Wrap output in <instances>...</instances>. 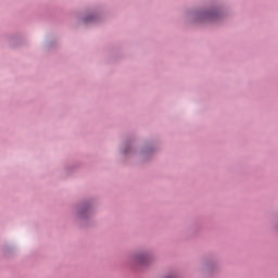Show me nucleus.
I'll return each instance as SVG.
<instances>
[{"label": "nucleus", "instance_id": "1", "mask_svg": "<svg viewBox=\"0 0 278 278\" xmlns=\"http://www.w3.org/2000/svg\"><path fill=\"white\" fill-rule=\"evenodd\" d=\"M136 261H137V263H139V264H144V255H139V256H137Z\"/></svg>", "mask_w": 278, "mask_h": 278}, {"label": "nucleus", "instance_id": "2", "mask_svg": "<svg viewBox=\"0 0 278 278\" xmlns=\"http://www.w3.org/2000/svg\"><path fill=\"white\" fill-rule=\"evenodd\" d=\"M167 278H172V277H167Z\"/></svg>", "mask_w": 278, "mask_h": 278}]
</instances>
